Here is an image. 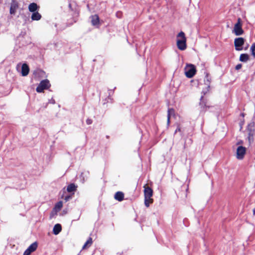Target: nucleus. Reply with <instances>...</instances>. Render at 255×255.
I'll return each mask as SVG.
<instances>
[{
  "label": "nucleus",
  "instance_id": "obj_1",
  "mask_svg": "<svg viewBox=\"0 0 255 255\" xmlns=\"http://www.w3.org/2000/svg\"><path fill=\"white\" fill-rule=\"evenodd\" d=\"M176 44L178 48L180 50H184L186 49V38L183 31L180 32L177 35Z\"/></svg>",
  "mask_w": 255,
  "mask_h": 255
},
{
  "label": "nucleus",
  "instance_id": "obj_2",
  "mask_svg": "<svg viewBox=\"0 0 255 255\" xmlns=\"http://www.w3.org/2000/svg\"><path fill=\"white\" fill-rule=\"evenodd\" d=\"M195 66L191 64H188L184 68V73L187 78H191L196 74Z\"/></svg>",
  "mask_w": 255,
  "mask_h": 255
},
{
  "label": "nucleus",
  "instance_id": "obj_3",
  "mask_svg": "<svg viewBox=\"0 0 255 255\" xmlns=\"http://www.w3.org/2000/svg\"><path fill=\"white\" fill-rule=\"evenodd\" d=\"M233 32L237 36L241 35L244 33V30L242 28V22L240 18L238 19L237 22L235 24Z\"/></svg>",
  "mask_w": 255,
  "mask_h": 255
},
{
  "label": "nucleus",
  "instance_id": "obj_4",
  "mask_svg": "<svg viewBox=\"0 0 255 255\" xmlns=\"http://www.w3.org/2000/svg\"><path fill=\"white\" fill-rule=\"evenodd\" d=\"M49 82L47 80L42 81L39 85L36 88V91L38 93H41L45 89H47L50 87Z\"/></svg>",
  "mask_w": 255,
  "mask_h": 255
},
{
  "label": "nucleus",
  "instance_id": "obj_5",
  "mask_svg": "<svg viewBox=\"0 0 255 255\" xmlns=\"http://www.w3.org/2000/svg\"><path fill=\"white\" fill-rule=\"evenodd\" d=\"M247 149L243 146H239L236 151V157L238 159L241 160L244 157Z\"/></svg>",
  "mask_w": 255,
  "mask_h": 255
},
{
  "label": "nucleus",
  "instance_id": "obj_6",
  "mask_svg": "<svg viewBox=\"0 0 255 255\" xmlns=\"http://www.w3.org/2000/svg\"><path fill=\"white\" fill-rule=\"evenodd\" d=\"M245 40L242 37L236 38L234 41L235 49L236 50L240 51L242 50V45L244 44Z\"/></svg>",
  "mask_w": 255,
  "mask_h": 255
},
{
  "label": "nucleus",
  "instance_id": "obj_7",
  "mask_svg": "<svg viewBox=\"0 0 255 255\" xmlns=\"http://www.w3.org/2000/svg\"><path fill=\"white\" fill-rule=\"evenodd\" d=\"M37 248V243H33L25 250L23 255H30L31 253L33 252L36 250Z\"/></svg>",
  "mask_w": 255,
  "mask_h": 255
},
{
  "label": "nucleus",
  "instance_id": "obj_8",
  "mask_svg": "<svg viewBox=\"0 0 255 255\" xmlns=\"http://www.w3.org/2000/svg\"><path fill=\"white\" fill-rule=\"evenodd\" d=\"M144 198H149L151 197L153 195V191L147 186V184H145L144 186Z\"/></svg>",
  "mask_w": 255,
  "mask_h": 255
},
{
  "label": "nucleus",
  "instance_id": "obj_9",
  "mask_svg": "<svg viewBox=\"0 0 255 255\" xmlns=\"http://www.w3.org/2000/svg\"><path fill=\"white\" fill-rule=\"evenodd\" d=\"M29 72V69L28 65L24 63L23 64L21 67V74L23 76H27Z\"/></svg>",
  "mask_w": 255,
  "mask_h": 255
},
{
  "label": "nucleus",
  "instance_id": "obj_10",
  "mask_svg": "<svg viewBox=\"0 0 255 255\" xmlns=\"http://www.w3.org/2000/svg\"><path fill=\"white\" fill-rule=\"evenodd\" d=\"M124 194L122 192H117L115 195V199L119 201H122L124 199Z\"/></svg>",
  "mask_w": 255,
  "mask_h": 255
},
{
  "label": "nucleus",
  "instance_id": "obj_11",
  "mask_svg": "<svg viewBox=\"0 0 255 255\" xmlns=\"http://www.w3.org/2000/svg\"><path fill=\"white\" fill-rule=\"evenodd\" d=\"M61 226L59 224H56L53 228V232L55 235H58L61 231Z\"/></svg>",
  "mask_w": 255,
  "mask_h": 255
},
{
  "label": "nucleus",
  "instance_id": "obj_12",
  "mask_svg": "<svg viewBox=\"0 0 255 255\" xmlns=\"http://www.w3.org/2000/svg\"><path fill=\"white\" fill-rule=\"evenodd\" d=\"M91 21L93 25H97L99 22V18L97 15H94L91 17Z\"/></svg>",
  "mask_w": 255,
  "mask_h": 255
},
{
  "label": "nucleus",
  "instance_id": "obj_13",
  "mask_svg": "<svg viewBox=\"0 0 255 255\" xmlns=\"http://www.w3.org/2000/svg\"><path fill=\"white\" fill-rule=\"evenodd\" d=\"M37 5L35 3H31L29 5L28 9L31 12H35L37 9Z\"/></svg>",
  "mask_w": 255,
  "mask_h": 255
},
{
  "label": "nucleus",
  "instance_id": "obj_14",
  "mask_svg": "<svg viewBox=\"0 0 255 255\" xmlns=\"http://www.w3.org/2000/svg\"><path fill=\"white\" fill-rule=\"evenodd\" d=\"M41 17V15L38 12H34L31 16V18L33 20H38Z\"/></svg>",
  "mask_w": 255,
  "mask_h": 255
},
{
  "label": "nucleus",
  "instance_id": "obj_15",
  "mask_svg": "<svg viewBox=\"0 0 255 255\" xmlns=\"http://www.w3.org/2000/svg\"><path fill=\"white\" fill-rule=\"evenodd\" d=\"M92 239L91 238H90L87 241V242L85 243V244L84 245L83 248H82V249L83 250H85L88 248H89V247H90L92 244Z\"/></svg>",
  "mask_w": 255,
  "mask_h": 255
},
{
  "label": "nucleus",
  "instance_id": "obj_16",
  "mask_svg": "<svg viewBox=\"0 0 255 255\" xmlns=\"http://www.w3.org/2000/svg\"><path fill=\"white\" fill-rule=\"evenodd\" d=\"M174 110L173 109H169L168 110L167 122V124L168 126L169 125V123H170V117L172 115H174Z\"/></svg>",
  "mask_w": 255,
  "mask_h": 255
},
{
  "label": "nucleus",
  "instance_id": "obj_17",
  "mask_svg": "<svg viewBox=\"0 0 255 255\" xmlns=\"http://www.w3.org/2000/svg\"><path fill=\"white\" fill-rule=\"evenodd\" d=\"M152 202L153 199L151 197L144 198V204L147 207H149L150 204L152 203Z\"/></svg>",
  "mask_w": 255,
  "mask_h": 255
},
{
  "label": "nucleus",
  "instance_id": "obj_18",
  "mask_svg": "<svg viewBox=\"0 0 255 255\" xmlns=\"http://www.w3.org/2000/svg\"><path fill=\"white\" fill-rule=\"evenodd\" d=\"M249 59V56L247 54H242L240 55V60L242 62H246Z\"/></svg>",
  "mask_w": 255,
  "mask_h": 255
},
{
  "label": "nucleus",
  "instance_id": "obj_19",
  "mask_svg": "<svg viewBox=\"0 0 255 255\" xmlns=\"http://www.w3.org/2000/svg\"><path fill=\"white\" fill-rule=\"evenodd\" d=\"M76 189V186L74 184H70L67 187V190L69 192L74 191Z\"/></svg>",
  "mask_w": 255,
  "mask_h": 255
},
{
  "label": "nucleus",
  "instance_id": "obj_20",
  "mask_svg": "<svg viewBox=\"0 0 255 255\" xmlns=\"http://www.w3.org/2000/svg\"><path fill=\"white\" fill-rule=\"evenodd\" d=\"M62 206H63V203L61 201H60L59 202H58L55 206V208H54V210L56 211V212H58L59 211H60L61 210V209L62 208Z\"/></svg>",
  "mask_w": 255,
  "mask_h": 255
},
{
  "label": "nucleus",
  "instance_id": "obj_21",
  "mask_svg": "<svg viewBox=\"0 0 255 255\" xmlns=\"http://www.w3.org/2000/svg\"><path fill=\"white\" fill-rule=\"evenodd\" d=\"M251 50L252 51V55L255 57V43H254L251 47Z\"/></svg>",
  "mask_w": 255,
  "mask_h": 255
},
{
  "label": "nucleus",
  "instance_id": "obj_22",
  "mask_svg": "<svg viewBox=\"0 0 255 255\" xmlns=\"http://www.w3.org/2000/svg\"><path fill=\"white\" fill-rule=\"evenodd\" d=\"M248 140L249 141L250 144H251V143H252L253 142L254 138H253V135L252 134L249 133V136H248Z\"/></svg>",
  "mask_w": 255,
  "mask_h": 255
},
{
  "label": "nucleus",
  "instance_id": "obj_23",
  "mask_svg": "<svg viewBox=\"0 0 255 255\" xmlns=\"http://www.w3.org/2000/svg\"><path fill=\"white\" fill-rule=\"evenodd\" d=\"M16 9V6L15 5H11L10 9V12L11 14H14L15 13Z\"/></svg>",
  "mask_w": 255,
  "mask_h": 255
},
{
  "label": "nucleus",
  "instance_id": "obj_24",
  "mask_svg": "<svg viewBox=\"0 0 255 255\" xmlns=\"http://www.w3.org/2000/svg\"><path fill=\"white\" fill-rule=\"evenodd\" d=\"M92 123V121L91 120V119H88L87 121H86V123L88 124V125H90Z\"/></svg>",
  "mask_w": 255,
  "mask_h": 255
},
{
  "label": "nucleus",
  "instance_id": "obj_25",
  "mask_svg": "<svg viewBox=\"0 0 255 255\" xmlns=\"http://www.w3.org/2000/svg\"><path fill=\"white\" fill-rule=\"evenodd\" d=\"M241 67H242V65L241 64H238L236 66V69L237 70H239L241 68Z\"/></svg>",
  "mask_w": 255,
  "mask_h": 255
},
{
  "label": "nucleus",
  "instance_id": "obj_26",
  "mask_svg": "<svg viewBox=\"0 0 255 255\" xmlns=\"http://www.w3.org/2000/svg\"><path fill=\"white\" fill-rule=\"evenodd\" d=\"M70 198H71V196H66V197H65L64 200L66 201H68L69 200V199H70Z\"/></svg>",
  "mask_w": 255,
  "mask_h": 255
},
{
  "label": "nucleus",
  "instance_id": "obj_27",
  "mask_svg": "<svg viewBox=\"0 0 255 255\" xmlns=\"http://www.w3.org/2000/svg\"><path fill=\"white\" fill-rule=\"evenodd\" d=\"M180 130H181V128H180L179 126H178L177 128H176V129L175 130V132H177V131H180Z\"/></svg>",
  "mask_w": 255,
  "mask_h": 255
},
{
  "label": "nucleus",
  "instance_id": "obj_28",
  "mask_svg": "<svg viewBox=\"0 0 255 255\" xmlns=\"http://www.w3.org/2000/svg\"><path fill=\"white\" fill-rule=\"evenodd\" d=\"M43 72L42 71H40V70H37V71H36L34 72V74H36L37 73H42Z\"/></svg>",
  "mask_w": 255,
  "mask_h": 255
},
{
  "label": "nucleus",
  "instance_id": "obj_29",
  "mask_svg": "<svg viewBox=\"0 0 255 255\" xmlns=\"http://www.w3.org/2000/svg\"><path fill=\"white\" fill-rule=\"evenodd\" d=\"M253 214L255 215V208L253 209Z\"/></svg>",
  "mask_w": 255,
  "mask_h": 255
}]
</instances>
